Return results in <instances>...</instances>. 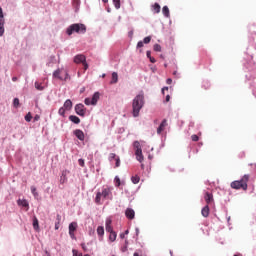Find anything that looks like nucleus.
Here are the masks:
<instances>
[{
    "instance_id": "f257e3e1",
    "label": "nucleus",
    "mask_w": 256,
    "mask_h": 256,
    "mask_svg": "<svg viewBox=\"0 0 256 256\" xmlns=\"http://www.w3.org/2000/svg\"><path fill=\"white\" fill-rule=\"evenodd\" d=\"M104 201H113V187L103 186L101 190L96 192L94 202L96 205H103Z\"/></svg>"
},
{
    "instance_id": "f03ea898",
    "label": "nucleus",
    "mask_w": 256,
    "mask_h": 256,
    "mask_svg": "<svg viewBox=\"0 0 256 256\" xmlns=\"http://www.w3.org/2000/svg\"><path fill=\"white\" fill-rule=\"evenodd\" d=\"M143 107H145V92L141 90L132 100V116L139 117Z\"/></svg>"
},
{
    "instance_id": "7ed1b4c3",
    "label": "nucleus",
    "mask_w": 256,
    "mask_h": 256,
    "mask_svg": "<svg viewBox=\"0 0 256 256\" xmlns=\"http://www.w3.org/2000/svg\"><path fill=\"white\" fill-rule=\"evenodd\" d=\"M73 33H77V35H85V33H87V26H85L83 23L71 24L66 28V35L71 37Z\"/></svg>"
},
{
    "instance_id": "20e7f679",
    "label": "nucleus",
    "mask_w": 256,
    "mask_h": 256,
    "mask_svg": "<svg viewBox=\"0 0 256 256\" xmlns=\"http://www.w3.org/2000/svg\"><path fill=\"white\" fill-rule=\"evenodd\" d=\"M249 181V174H245L240 180H235L231 182L230 187L232 189H243V191H247V182Z\"/></svg>"
},
{
    "instance_id": "39448f33",
    "label": "nucleus",
    "mask_w": 256,
    "mask_h": 256,
    "mask_svg": "<svg viewBox=\"0 0 256 256\" xmlns=\"http://www.w3.org/2000/svg\"><path fill=\"white\" fill-rule=\"evenodd\" d=\"M133 147L135 150V155H136V159L137 161H139V163H143V149H141V143H139V141H134L133 142Z\"/></svg>"
},
{
    "instance_id": "423d86ee",
    "label": "nucleus",
    "mask_w": 256,
    "mask_h": 256,
    "mask_svg": "<svg viewBox=\"0 0 256 256\" xmlns=\"http://www.w3.org/2000/svg\"><path fill=\"white\" fill-rule=\"evenodd\" d=\"M100 97H101V93H99V91H96V92H94V94L92 95V98H85L84 99V103H85V105H93V106H95V105H97V103L99 102V99H100Z\"/></svg>"
},
{
    "instance_id": "0eeeda50",
    "label": "nucleus",
    "mask_w": 256,
    "mask_h": 256,
    "mask_svg": "<svg viewBox=\"0 0 256 256\" xmlns=\"http://www.w3.org/2000/svg\"><path fill=\"white\" fill-rule=\"evenodd\" d=\"M74 111L76 115H79V117H85L87 113V108L83 103L76 104L74 107Z\"/></svg>"
},
{
    "instance_id": "6e6552de",
    "label": "nucleus",
    "mask_w": 256,
    "mask_h": 256,
    "mask_svg": "<svg viewBox=\"0 0 256 256\" xmlns=\"http://www.w3.org/2000/svg\"><path fill=\"white\" fill-rule=\"evenodd\" d=\"M74 63H82L85 69L89 68V65L87 64V58L83 54H77L74 57Z\"/></svg>"
},
{
    "instance_id": "1a4fd4ad",
    "label": "nucleus",
    "mask_w": 256,
    "mask_h": 256,
    "mask_svg": "<svg viewBox=\"0 0 256 256\" xmlns=\"http://www.w3.org/2000/svg\"><path fill=\"white\" fill-rule=\"evenodd\" d=\"M5 35V15L3 14V8L0 7V37Z\"/></svg>"
},
{
    "instance_id": "9d476101",
    "label": "nucleus",
    "mask_w": 256,
    "mask_h": 256,
    "mask_svg": "<svg viewBox=\"0 0 256 256\" xmlns=\"http://www.w3.org/2000/svg\"><path fill=\"white\" fill-rule=\"evenodd\" d=\"M246 53L250 56V59H253V55L256 53V44L253 40H249V46L247 47Z\"/></svg>"
},
{
    "instance_id": "9b49d317",
    "label": "nucleus",
    "mask_w": 256,
    "mask_h": 256,
    "mask_svg": "<svg viewBox=\"0 0 256 256\" xmlns=\"http://www.w3.org/2000/svg\"><path fill=\"white\" fill-rule=\"evenodd\" d=\"M69 173H71V171H69L67 169L61 171L60 185H65V183H67L69 181V178L67 177V175H69Z\"/></svg>"
},
{
    "instance_id": "f8f14e48",
    "label": "nucleus",
    "mask_w": 256,
    "mask_h": 256,
    "mask_svg": "<svg viewBox=\"0 0 256 256\" xmlns=\"http://www.w3.org/2000/svg\"><path fill=\"white\" fill-rule=\"evenodd\" d=\"M74 137L78 139V141H85V133L81 129H76L73 131Z\"/></svg>"
},
{
    "instance_id": "ddd939ff",
    "label": "nucleus",
    "mask_w": 256,
    "mask_h": 256,
    "mask_svg": "<svg viewBox=\"0 0 256 256\" xmlns=\"http://www.w3.org/2000/svg\"><path fill=\"white\" fill-rule=\"evenodd\" d=\"M17 205L18 207H24L25 209H29V201H27V199L23 198H19L17 200Z\"/></svg>"
},
{
    "instance_id": "4468645a",
    "label": "nucleus",
    "mask_w": 256,
    "mask_h": 256,
    "mask_svg": "<svg viewBox=\"0 0 256 256\" xmlns=\"http://www.w3.org/2000/svg\"><path fill=\"white\" fill-rule=\"evenodd\" d=\"M165 127H167V119H163L160 125L157 128V134L161 135L163 131H165Z\"/></svg>"
},
{
    "instance_id": "2eb2a0df",
    "label": "nucleus",
    "mask_w": 256,
    "mask_h": 256,
    "mask_svg": "<svg viewBox=\"0 0 256 256\" xmlns=\"http://www.w3.org/2000/svg\"><path fill=\"white\" fill-rule=\"evenodd\" d=\"M125 215L127 219L133 220L135 219V210H133V208H127Z\"/></svg>"
},
{
    "instance_id": "dca6fc26",
    "label": "nucleus",
    "mask_w": 256,
    "mask_h": 256,
    "mask_svg": "<svg viewBox=\"0 0 256 256\" xmlns=\"http://www.w3.org/2000/svg\"><path fill=\"white\" fill-rule=\"evenodd\" d=\"M111 223H113L111 219H106V222H105L106 233L115 232V230H113V226H111Z\"/></svg>"
},
{
    "instance_id": "f3484780",
    "label": "nucleus",
    "mask_w": 256,
    "mask_h": 256,
    "mask_svg": "<svg viewBox=\"0 0 256 256\" xmlns=\"http://www.w3.org/2000/svg\"><path fill=\"white\" fill-rule=\"evenodd\" d=\"M96 231L99 241H103V237L105 236V228L103 226H98Z\"/></svg>"
},
{
    "instance_id": "a211bd4d",
    "label": "nucleus",
    "mask_w": 256,
    "mask_h": 256,
    "mask_svg": "<svg viewBox=\"0 0 256 256\" xmlns=\"http://www.w3.org/2000/svg\"><path fill=\"white\" fill-rule=\"evenodd\" d=\"M66 111H71V109H73V102L71 101V99H67L63 106H62Z\"/></svg>"
},
{
    "instance_id": "6ab92c4d",
    "label": "nucleus",
    "mask_w": 256,
    "mask_h": 256,
    "mask_svg": "<svg viewBox=\"0 0 256 256\" xmlns=\"http://www.w3.org/2000/svg\"><path fill=\"white\" fill-rule=\"evenodd\" d=\"M116 83H119V74L117 72H112L110 85H115Z\"/></svg>"
},
{
    "instance_id": "aec40b11",
    "label": "nucleus",
    "mask_w": 256,
    "mask_h": 256,
    "mask_svg": "<svg viewBox=\"0 0 256 256\" xmlns=\"http://www.w3.org/2000/svg\"><path fill=\"white\" fill-rule=\"evenodd\" d=\"M69 121L74 123V125H79V123H81V119L78 116H75V115H70L69 116Z\"/></svg>"
},
{
    "instance_id": "412c9836",
    "label": "nucleus",
    "mask_w": 256,
    "mask_h": 256,
    "mask_svg": "<svg viewBox=\"0 0 256 256\" xmlns=\"http://www.w3.org/2000/svg\"><path fill=\"white\" fill-rule=\"evenodd\" d=\"M204 199H205L206 203L209 205V203H211V201H213V194L210 192H205Z\"/></svg>"
},
{
    "instance_id": "4be33fe9",
    "label": "nucleus",
    "mask_w": 256,
    "mask_h": 256,
    "mask_svg": "<svg viewBox=\"0 0 256 256\" xmlns=\"http://www.w3.org/2000/svg\"><path fill=\"white\" fill-rule=\"evenodd\" d=\"M52 75L54 79H59L60 81H63V77L61 76V69H56Z\"/></svg>"
},
{
    "instance_id": "5701e85b",
    "label": "nucleus",
    "mask_w": 256,
    "mask_h": 256,
    "mask_svg": "<svg viewBox=\"0 0 256 256\" xmlns=\"http://www.w3.org/2000/svg\"><path fill=\"white\" fill-rule=\"evenodd\" d=\"M202 217H209V205H206L201 210Z\"/></svg>"
},
{
    "instance_id": "b1692460",
    "label": "nucleus",
    "mask_w": 256,
    "mask_h": 256,
    "mask_svg": "<svg viewBox=\"0 0 256 256\" xmlns=\"http://www.w3.org/2000/svg\"><path fill=\"white\" fill-rule=\"evenodd\" d=\"M32 225L35 231H39V219H37V216L33 217Z\"/></svg>"
},
{
    "instance_id": "393cba45",
    "label": "nucleus",
    "mask_w": 256,
    "mask_h": 256,
    "mask_svg": "<svg viewBox=\"0 0 256 256\" xmlns=\"http://www.w3.org/2000/svg\"><path fill=\"white\" fill-rule=\"evenodd\" d=\"M77 227H78L77 222H71L69 224L68 229H69L70 232L75 233L77 231Z\"/></svg>"
},
{
    "instance_id": "a878e982",
    "label": "nucleus",
    "mask_w": 256,
    "mask_h": 256,
    "mask_svg": "<svg viewBox=\"0 0 256 256\" xmlns=\"http://www.w3.org/2000/svg\"><path fill=\"white\" fill-rule=\"evenodd\" d=\"M162 13H163L164 17H166L167 19H168V17H171L168 6H163Z\"/></svg>"
},
{
    "instance_id": "bb28decb",
    "label": "nucleus",
    "mask_w": 256,
    "mask_h": 256,
    "mask_svg": "<svg viewBox=\"0 0 256 256\" xmlns=\"http://www.w3.org/2000/svg\"><path fill=\"white\" fill-rule=\"evenodd\" d=\"M30 191L34 197V199H38L39 197V192H37V188L35 186L30 187Z\"/></svg>"
},
{
    "instance_id": "cd10ccee",
    "label": "nucleus",
    "mask_w": 256,
    "mask_h": 256,
    "mask_svg": "<svg viewBox=\"0 0 256 256\" xmlns=\"http://www.w3.org/2000/svg\"><path fill=\"white\" fill-rule=\"evenodd\" d=\"M246 68L248 69V71H254V69H256L255 63H253V61L247 62Z\"/></svg>"
},
{
    "instance_id": "c85d7f7f",
    "label": "nucleus",
    "mask_w": 256,
    "mask_h": 256,
    "mask_svg": "<svg viewBox=\"0 0 256 256\" xmlns=\"http://www.w3.org/2000/svg\"><path fill=\"white\" fill-rule=\"evenodd\" d=\"M152 11H154V13H161V5H159V3H155L152 5Z\"/></svg>"
},
{
    "instance_id": "c756f323",
    "label": "nucleus",
    "mask_w": 256,
    "mask_h": 256,
    "mask_svg": "<svg viewBox=\"0 0 256 256\" xmlns=\"http://www.w3.org/2000/svg\"><path fill=\"white\" fill-rule=\"evenodd\" d=\"M117 239V232H110L109 234V241H111V243H114V241H116Z\"/></svg>"
},
{
    "instance_id": "7c9ffc66",
    "label": "nucleus",
    "mask_w": 256,
    "mask_h": 256,
    "mask_svg": "<svg viewBox=\"0 0 256 256\" xmlns=\"http://www.w3.org/2000/svg\"><path fill=\"white\" fill-rule=\"evenodd\" d=\"M146 56L149 59L150 63H157V60L151 56V51L150 50H148L146 52Z\"/></svg>"
},
{
    "instance_id": "2f4dec72",
    "label": "nucleus",
    "mask_w": 256,
    "mask_h": 256,
    "mask_svg": "<svg viewBox=\"0 0 256 256\" xmlns=\"http://www.w3.org/2000/svg\"><path fill=\"white\" fill-rule=\"evenodd\" d=\"M21 103L19 102V98H14L13 99V108L14 109H19Z\"/></svg>"
},
{
    "instance_id": "473e14b6",
    "label": "nucleus",
    "mask_w": 256,
    "mask_h": 256,
    "mask_svg": "<svg viewBox=\"0 0 256 256\" xmlns=\"http://www.w3.org/2000/svg\"><path fill=\"white\" fill-rule=\"evenodd\" d=\"M35 89H37V91H44L45 90V86H43L41 83L39 82H35Z\"/></svg>"
},
{
    "instance_id": "72a5a7b5",
    "label": "nucleus",
    "mask_w": 256,
    "mask_h": 256,
    "mask_svg": "<svg viewBox=\"0 0 256 256\" xmlns=\"http://www.w3.org/2000/svg\"><path fill=\"white\" fill-rule=\"evenodd\" d=\"M131 181L134 185H137V183H139V181H141V178L138 175H135V176L131 177Z\"/></svg>"
},
{
    "instance_id": "f704fd0d",
    "label": "nucleus",
    "mask_w": 256,
    "mask_h": 256,
    "mask_svg": "<svg viewBox=\"0 0 256 256\" xmlns=\"http://www.w3.org/2000/svg\"><path fill=\"white\" fill-rule=\"evenodd\" d=\"M115 9H121V0H112Z\"/></svg>"
},
{
    "instance_id": "c9c22d12",
    "label": "nucleus",
    "mask_w": 256,
    "mask_h": 256,
    "mask_svg": "<svg viewBox=\"0 0 256 256\" xmlns=\"http://www.w3.org/2000/svg\"><path fill=\"white\" fill-rule=\"evenodd\" d=\"M67 110L62 106V107H60L59 108V110H58V115H60V117H65V112H66Z\"/></svg>"
},
{
    "instance_id": "e433bc0d",
    "label": "nucleus",
    "mask_w": 256,
    "mask_h": 256,
    "mask_svg": "<svg viewBox=\"0 0 256 256\" xmlns=\"http://www.w3.org/2000/svg\"><path fill=\"white\" fill-rule=\"evenodd\" d=\"M202 87L203 89H209L211 87V82L207 80L203 81Z\"/></svg>"
},
{
    "instance_id": "4c0bfd02",
    "label": "nucleus",
    "mask_w": 256,
    "mask_h": 256,
    "mask_svg": "<svg viewBox=\"0 0 256 256\" xmlns=\"http://www.w3.org/2000/svg\"><path fill=\"white\" fill-rule=\"evenodd\" d=\"M114 182H115V187H121V178H119V176H115Z\"/></svg>"
},
{
    "instance_id": "58836bf2",
    "label": "nucleus",
    "mask_w": 256,
    "mask_h": 256,
    "mask_svg": "<svg viewBox=\"0 0 256 256\" xmlns=\"http://www.w3.org/2000/svg\"><path fill=\"white\" fill-rule=\"evenodd\" d=\"M31 119H33V116L31 115V112L25 115V121L27 123H31Z\"/></svg>"
},
{
    "instance_id": "ea45409f",
    "label": "nucleus",
    "mask_w": 256,
    "mask_h": 256,
    "mask_svg": "<svg viewBox=\"0 0 256 256\" xmlns=\"http://www.w3.org/2000/svg\"><path fill=\"white\" fill-rule=\"evenodd\" d=\"M119 156H117V154H115V153H110L109 154V161H115L116 160V158H118Z\"/></svg>"
},
{
    "instance_id": "a19ab883",
    "label": "nucleus",
    "mask_w": 256,
    "mask_h": 256,
    "mask_svg": "<svg viewBox=\"0 0 256 256\" xmlns=\"http://www.w3.org/2000/svg\"><path fill=\"white\" fill-rule=\"evenodd\" d=\"M153 49L154 51L161 53V46L159 44H154Z\"/></svg>"
},
{
    "instance_id": "79ce46f5",
    "label": "nucleus",
    "mask_w": 256,
    "mask_h": 256,
    "mask_svg": "<svg viewBox=\"0 0 256 256\" xmlns=\"http://www.w3.org/2000/svg\"><path fill=\"white\" fill-rule=\"evenodd\" d=\"M142 43H145V45L151 43V36H147L143 39V42Z\"/></svg>"
},
{
    "instance_id": "37998d69",
    "label": "nucleus",
    "mask_w": 256,
    "mask_h": 256,
    "mask_svg": "<svg viewBox=\"0 0 256 256\" xmlns=\"http://www.w3.org/2000/svg\"><path fill=\"white\" fill-rule=\"evenodd\" d=\"M114 161H115V167H121V159L119 158V156Z\"/></svg>"
},
{
    "instance_id": "c03bdc74",
    "label": "nucleus",
    "mask_w": 256,
    "mask_h": 256,
    "mask_svg": "<svg viewBox=\"0 0 256 256\" xmlns=\"http://www.w3.org/2000/svg\"><path fill=\"white\" fill-rule=\"evenodd\" d=\"M78 164L80 165V167H85V159L83 158L78 159Z\"/></svg>"
},
{
    "instance_id": "a18cd8bd",
    "label": "nucleus",
    "mask_w": 256,
    "mask_h": 256,
    "mask_svg": "<svg viewBox=\"0 0 256 256\" xmlns=\"http://www.w3.org/2000/svg\"><path fill=\"white\" fill-rule=\"evenodd\" d=\"M129 233V229L125 230V232L120 233V239H125V236Z\"/></svg>"
},
{
    "instance_id": "49530a36",
    "label": "nucleus",
    "mask_w": 256,
    "mask_h": 256,
    "mask_svg": "<svg viewBox=\"0 0 256 256\" xmlns=\"http://www.w3.org/2000/svg\"><path fill=\"white\" fill-rule=\"evenodd\" d=\"M139 232H140V231H139V227H136V228H135V235H136V236H134V239H135L136 241H137V239H139Z\"/></svg>"
},
{
    "instance_id": "de8ad7c7",
    "label": "nucleus",
    "mask_w": 256,
    "mask_h": 256,
    "mask_svg": "<svg viewBox=\"0 0 256 256\" xmlns=\"http://www.w3.org/2000/svg\"><path fill=\"white\" fill-rule=\"evenodd\" d=\"M191 139H192V141L197 142V141H199V136L197 134H193L191 136Z\"/></svg>"
},
{
    "instance_id": "09e8293b",
    "label": "nucleus",
    "mask_w": 256,
    "mask_h": 256,
    "mask_svg": "<svg viewBox=\"0 0 256 256\" xmlns=\"http://www.w3.org/2000/svg\"><path fill=\"white\" fill-rule=\"evenodd\" d=\"M67 79H71V76L69 75V72H65V77L63 78V81H67Z\"/></svg>"
},
{
    "instance_id": "8fccbe9b",
    "label": "nucleus",
    "mask_w": 256,
    "mask_h": 256,
    "mask_svg": "<svg viewBox=\"0 0 256 256\" xmlns=\"http://www.w3.org/2000/svg\"><path fill=\"white\" fill-rule=\"evenodd\" d=\"M80 4H81V1H79V0H73V5H74L75 7H79Z\"/></svg>"
},
{
    "instance_id": "3c124183",
    "label": "nucleus",
    "mask_w": 256,
    "mask_h": 256,
    "mask_svg": "<svg viewBox=\"0 0 256 256\" xmlns=\"http://www.w3.org/2000/svg\"><path fill=\"white\" fill-rule=\"evenodd\" d=\"M169 101H171V96L167 94L164 103H169Z\"/></svg>"
},
{
    "instance_id": "603ef678",
    "label": "nucleus",
    "mask_w": 256,
    "mask_h": 256,
    "mask_svg": "<svg viewBox=\"0 0 256 256\" xmlns=\"http://www.w3.org/2000/svg\"><path fill=\"white\" fill-rule=\"evenodd\" d=\"M56 223H61V216H60V214L56 215Z\"/></svg>"
},
{
    "instance_id": "864d4df0",
    "label": "nucleus",
    "mask_w": 256,
    "mask_h": 256,
    "mask_svg": "<svg viewBox=\"0 0 256 256\" xmlns=\"http://www.w3.org/2000/svg\"><path fill=\"white\" fill-rule=\"evenodd\" d=\"M143 41H139L138 43H137V49H141V47H143Z\"/></svg>"
},
{
    "instance_id": "5fc2aeb1",
    "label": "nucleus",
    "mask_w": 256,
    "mask_h": 256,
    "mask_svg": "<svg viewBox=\"0 0 256 256\" xmlns=\"http://www.w3.org/2000/svg\"><path fill=\"white\" fill-rule=\"evenodd\" d=\"M166 91H169V87L164 86V87L162 88V94L165 95V92H166Z\"/></svg>"
},
{
    "instance_id": "6e6d98bb",
    "label": "nucleus",
    "mask_w": 256,
    "mask_h": 256,
    "mask_svg": "<svg viewBox=\"0 0 256 256\" xmlns=\"http://www.w3.org/2000/svg\"><path fill=\"white\" fill-rule=\"evenodd\" d=\"M69 235H70L71 239H77V238L75 237V232L69 231Z\"/></svg>"
},
{
    "instance_id": "4d7b16f0",
    "label": "nucleus",
    "mask_w": 256,
    "mask_h": 256,
    "mask_svg": "<svg viewBox=\"0 0 256 256\" xmlns=\"http://www.w3.org/2000/svg\"><path fill=\"white\" fill-rule=\"evenodd\" d=\"M166 83H167V85H171L173 83V79L167 78Z\"/></svg>"
},
{
    "instance_id": "13d9d810",
    "label": "nucleus",
    "mask_w": 256,
    "mask_h": 256,
    "mask_svg": "<svg viewBox=\"0 0 256 256\" xmlns=\"http://www.w3.org/2000/svg\"><path fill=\"white\" fill-rule=\"evenodd\" d=\"M59 225H61V223L55 222V231H59Z\"/></svg>"
},
{
    "instance_id": "bf43d9fd",
    "label": "nucleus",
    "mask_w": 256,
    "mask_h": 256,
    "mask_svg": "<svg viewBox=\"0 0 256 256\" xmlns=\"http://www.w3.org/2000/svg\"><path fill=\"white\" fill-rule=\"evenodd\" d=\"M43 256H51V253L47 249L44 250Z\"/></svg>"
},
{
    "instance_id": "052dcab7",
    "label": "nucleus",
    "mask_w": 256,
    "mask_h": 256,
    "mask_svg": "<svg viewBox=\"0 0 256 256\" xmlns=\"http://www.w3.org/2000/svg\"><path fill=\"white\" fill-rule=\"evenodd\" d=\"M81 247H82L83 251H87V246L85 245V243H82Z\"/></svg>"
},
{
    "instance_id": "680f3d73",
    "label": "nucleus",
    "mask_w": 256,
    "mask_h": 256,
    "mask_svg": "<svg viewBox=\"0 0 256 256\" xmlns=\"http://www.w3.org/2000/svg\"><path fill=\"white\" fill-rule=\"evenodd\" d=\"M239 157H240V159H243V157H245V152H241V153L239 154Z\"/></svg>"
},
{
    "instance_id": "e2e57ef3",
    "label": "nucleus",
    "mask_w": 256,
    "mask_h": 256,
    "mask_svg": "<svg viewBox=\"0 0 256 256\" xmlns=\"http://www.w3.org/2000/svg\"><path fill=\"white\" fill-rule=\"evenodd\" d=\"M39 119H40V116H39V115H35V116H34V121H39Z\"/></svg>"
},
{
    "instance_id": "0e129e2a",
    "label": "nucleus",
    "mask_w": 256,
    "mask_h": 256,
    "mask_svg": "<svg viewBox=\"0 0 256 256\" xmlns=\"http://www.w3.org/2000/svg\"><path fill=\"white\" fill-rule=\"evenodd\" d=\"M189 127H195V122L191 121V122L189 123Z\"/></svg>"
},
{
    "instance_id": "69168bd1",
    "label": "nucleus",
    "mask_w": 256,
    "mask_h": 256,
    "mask_svg": "<svg viewBox=\"0 0 256 256\" xmlns=\"http://www.w3.org/2000/svg\"><path fill=\"white\" fill-rule=\"evenodd\" d=\"M89 235H95V230H90Z\"/></svg>"
},
{
    "instance_id": "338daca9",
    "label": "nucleus",
    "mask_w": 256,
    "mask_h": 256,
    "mask_svg": "<svg viewBox=\"0 0 256 256\" xmlns=\"http://www.w3.org/2000/svg\"><path fill=\"white\" fill-rule=\"evenodd\" d=\"M128 36H129V37H133V31H130V32L128 33Z\"/></svg>"
},
{
    "instance_id": "774afa93",
    "label": "nucleus",
    "mask_w": 256,
    "mask_h": 256,
    "mask_svg": "<svg viewBox=\"0 0 256 256\" xmlns=\"http://www.w3.org/2000/svg\"><path fill=\"white\" fill-rule=\"evenodd\" d=\"M17 79H18L17 76L12 77L13 82L17 81Z\"/></svg>"
}]
</instances>
